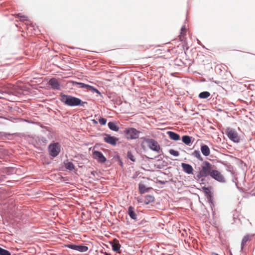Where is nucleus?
I'll return each mask as SVG.
<instances>
[{"label": "nucleus", "instance_id": "1", "mask_svg": "<svg viewBox=\"0 0 255 255\" xmlns=\"http://www.w3.org/2000/svg\"><path fill=\"white\" fill-rule=\"evenodd\" d=\"M60 100L65 105L70 106H81L84 107L85 104H87L86 102H82L80 99L72 96L71 95H65L61 93L60 95Z\"/></svg>", "mask_w": 255, "mask_h": 255}, {"label": "nucleus", "instance_id": "2", "mask_svg": "<svg viewBox=\"0 0 255 255\" xmlns=\"http://www.w3.org/2000/svg\"><path fill=\"white\" fill-rule=\"evenodd\" d=\"M211 166V164L208 161L203 162L201 166V169L198 175V177H205L210 175L212 171Z\"/></svg>", "mask_w": 255, "mask_h": 255}, {"label": "nucleus", "instance_id": "3", "mask_svg": "<svg viewBox=\"0 0 255 255\" xmlns=\"http://www.w3.org/2000/svg\"><path fill=\"white\" fill-rule=\"evenodd\" d=\"M124 133L126 137L128 139H136L139 137L140 131L134 128H126Z\"/></svg>", "mask_w": 255, "mask_h": 255}, {"label": "nucleus", "instance_id": "4", "mask_svg": "<svg viewBox=\"0 0 255 255\" xmlns=\"http://www.w3.org/2000/svg\"><path fill=\"white\" fill-rule=\"evenodd\" d=\"M61 150V146L58 142L50 144L48 146L49 155L53 157L57 156Z\"/></svg>", "mask_w": 255, "mask_h": 255}, {"label": "nucleus", "instance_id": "5", "mask_svg": "<svg viewBox=\"0 0 255 255\" xmlns=\"http://www.w3.org/2000/svg\"><path fill=\"white\" fill-rule=\"evenodd\" d=\"M144 142H145L148 147L157 152H159L161 150V148L158 142L153 139L145 138L144 139Z\"/></svg>", "mask_w": 255, "mask_h": 255}, {"label": "nucleus", "instance_id": "6", "mask_svg": "<svg viewBox=\"0 0 255 255\" xmlns=\"http://www.w3.org/2000/svg\"><path fill=\"white\" fill-rule=\"evenodd\" d=\"M225 133L230 139L235 142H239L240 140V137L238 132L234 129L231 128H227L226 129Z\"/></svg>", "mask_w": 255, "mask_h": 255}, {"label": "nucleus", "instance_id": "7", "mask_svg": "<svg viewBox=\"0 0 255 255\" xmlns=\"http://www.w3.org/2000/svg\"><path fill=\"white\" fill-rule=\"evenodd\" d=\"M210 175L213 178L219 182H223L225 181V179L224 176L218 170H212Z\"/></svg>", "mask_w": 255, "mask_h": 255}, {"label": "nucleus", "instance_id": "8", "mask_svg": "<svg viewBox=\"0 0 255 255\" xmlns=\"http://www.w3.org/2000/svg\"><path fill=\"white\" fill-rule=\"evenodd\" d=\"M93 156L94 159H96L100 163H104L106 161V158L100 151H94L93 152Z\"/></svg>", "mask_w": 255, "mask_h": 255}, {"label": "nucleus", "instance_id": "9", "mask_svg": "<svg viewBox=\"0 0 255 255\" xmlns=\"http://www.w3.org/2000/svg\"><path fill=\"white\" fill-rule=\"evenodd\" d=\"M104 141L113 145H115L117 141L118 140V138H116L114 136H112L110 135H106L105 137L104 138Z\"/></svg>", "mask_w": 255, "mask_h": 255}, {"label": "nucleus", "instance_id": "10", "mask_svg": "<svg viewBox=\"0 0 255 255\" xmlns=\"http://www.w3.org/2000/svg\"><path fill=\"white\" fill-rule=\"evenodd\" d=\"M181 166L184 171L186 173L193 174V168L191 165L185 163H182Z\"/></svg>", "mask_w": 255, "mask_h": 255}, {"label": "nucleus", "instance_id": "11", "mask_svg": "<svg viewBox=\"0 0 255 255\" xmlns=\"http://www.w3.org/2000/svg\"><path fill=\"white\" fill-rule=\"evenodd\" d=\"M77 84L79 85L81 88L87 89L91 91L94 92L98 94L100 93L98 89L95 88L93 86L84 84L83 83H77Z\"/></svg>", "mask_w": 255, "mask_h": 255}, {"label": "nucleus", "instance_id": "12", "mask_svg": "<svg viewBox=\"0 0 255 255\" xmlns=\"http://www.w3.org/2000/svg\"><path fill=\"white\" fill-rule=\"evenodd\" d=\"M49 84L52 88L54 89H59L60 85L58 81L55 78H52L49 82Z\"/></svg>", "mask_w": 255, "mask_h": 255}, {"label": "nucleus", "instance_id": "13", "mask_svg": "<svg viewBox=\"0 0 255 255\" xmlns=\"http://www.w3.org/2000/svg\"><path fill=\"white\" fill-rule=\"evenodd\" d=\"M201 151L202 154L206 156H209L210 154V148L206 145H202L201 146Z\"/></svg>", "mask_w": 255, "mask_h": 255}, {"label": "nucleus", "instance_id": "14", "mask_svg": "<svg viewBox=\"0 0 255 255\" xmlns=\"http://www.w3.org/2000/svg\"><path fill=\"white\" fill-rule=\"evenodd\" d=\"M167 134L170 139L174 140H178L180 139V136L178 134L171 131L167 132Z\"/></svg>", "mask_w": 255, "mask_h": 255}, {"label": "nucleus", "instance_id": "15", "mask_svg": "<svg viewBox=\"0 0 255 255\" xmlns=\"http://www.w3.org/2000/svg\"><path fill=\"white\" fill-rule=\"evenodd\" d=\"M154 201V197L151 195H146L145 197L144 202L145 204L147 205Z\"/></svg>", "mask_w": 255, "mask_h": 255}, {"label": "nucleus", "instance_id": "16", "mask_svg": "<svg viewBox=\"0 0 255 255\" xmlns=\"http://www.w3.org/2000/svg\"><path fill=\"white\" fill-rule=\"evenodd\" d=\"M128 213L130 217L132 219H136V215L133 211V208L131 206H129L128 209Z\"/></svg>", "mask_w": 255, "mask_h": 255}, {"label": "nucleus", "instance_id": "17", "mask_svg": "<svg viewBox=\"0 0 255 255\" xmlns=\"http://www.w3.org/2000/svg\"><path fill=\"white\" fill-rule=\"evenodd\" d=\"M182 141L187 145H190L191 143V137L188 135H183L182 137Z\"/></svg>", "mask_w": 255, "mask_h": 255}, {"label": "nucleus", "instance_id": "18", "mask_svg": "<svg viewBox=\"0 0 255 255\" xmlns=\"http://www.w3.org/2000/svg\"><path fill=\"white\" fill-rule=\"evenodd\" d=\"M121 246L120 244L119 243L118 241H115L114 243L112 245V249L113 250L116 252H119V251L120 250Z\"/></svg>", "mask_w": 255, "mask_h": 255}, {"label": "nucleus", "instance_id": "19", "mask_svg": "<svg viewBox=\"0 0 255 255\" xmlns=\"http://www.w3.org/2000/svg\"><path fill=\"white\" fill-rule=\"evenodd\" d=\"M148 190V188H146L144 184L141 183L139 184V191L141 194H143L147 192Z\"/></svg>", "mask_w": 255, "mask_h": 255}, {"label": "nucleus", "instance_id": "20", "mask_svg": "<svg viewBox=\"0 0 255 255\" xmlns=\"http://www.w3.org/2000/svg\"><path fill=\"white\" fill-rule=\"evenodd\" d=\"M88 250V248L87 246L77 245L76 251H79L80 252H87Z\"/></svg>", "mask_w": 255, "mask_h": 255}, {"label": "nucleus", "instance_id": "21", "mask_svg": "<svg viewBox=\"0 0 255 255\" xmlns=\"http://www.w3.org/2000/svg\"><path fill=\"white\" fill-rule=\"evenodd\" d=\"M108 125L109 128L111 129V130L114 131H118L119 130V128L113 122H109Z\"/></svg>", "mask_w": 255, "mask_h": 255}, {"label": "nucleus", "instance_id": "22", "mask_svg": "<svg viewBox=\"0 0 255 255\" xmlns=\"http://www.w3.org/2000/svg\"><path fill=\"white\" fill-rule=\"evenodd\" d=\"M210 96V94L208 92H203L199 94V97L201 99H206Z\"/></svg>", "mask_w": 255, "mask_h": 255}, {"label": "nucleus", "instance_id": "23", "mask_svg": "<svg viewBox=\"0 0 255 255\" xmlns=\"http://www.w3.org/2000/svg\"><path fill=\"white\" fill-rule=\"evenodd\" d=\"M202 188H203L204 192L205 193L206 195H207V196H209V197H211V194H212L211 192V187L209 188V187H203Z\"/></svg>", "mask_w": 255, "mask_h": 255}, {"label": "nucleus", "instance_id": "24", "mask_svg": "<svg viewBox=\"0 0 255 255\" xmlns=\"http://www.w3.org/2000/svg\"><path fill=\"white\" fill-rule=\"evenodd\" d=\"M250 237H251L250 235H246L243 238L242 242V248L244 247V246L246 245V243L250 240Z\"/></svg>", "mask_w": 255, "mask_h": 255}, {"label": "nucleus", "instance_id": "25", "mask_svg": "<svg viewBox=\"0 0 255 255\" xmlns=\"http://www.w3.org/2000/svg\"><path fill=\"white\" fill-rule=\"evenodd\" d=\"M65 166L66 169L72 170L74 168V165L71 162H67L65 163Z\"/></svg>", "mask_w": 255, "mask_h": 255}, {"label": "nucleus", "instance_id": "26", "mask_svg": "<svg viewBox=\"0 0 255 255\" xmlns=\"http://www.w3.org/2000/svg\"><path fill=\"white\" fill-rule=\"evenodd\" d=\"M193 155L196 157L197 158H198L199 160L200 161H203V158L201 156V154H200V153L199 152V151L198 150H195L194 152H193Z\"/></svg>", "mask_w": 255, "mask_h": 255}, {"label": "nucleus", "instance_id": "27", "mask_svg": "<svg viewBox=\"0 0 255 255\" xmlns=\"http://www.w3.org/2000/svg\"><path fill=\"white\" fill-rule=\"evenodd\" d=\"M0 255H11L10 253L0 247Z\"/></svg>", "mask_w": 255, "mask_h": 255}, {"label": "nucleus", "instance_id": "28", "mask_svg": "<svg viewBox=\"0 0 255 255\" xmlns=\"http://www.w3.org/2000/svg\"><path fill=\"white\" fill-rule=\"evenodd\" d=\"M127 156L129 159H130L132 161L134 162L135 161V159L134 156L132 155L130 151H128Z\"/></svg>", "mask_w": 255, "mask_h": 255}, {"label": "nucleus", "instance_id": "29", "mask_svg": "<svg viewBox=\"0 0 255 255\" xmlns=\"http://www.w3.org/2000/svg\"><path fill=\"white\" fill-rule=\"evenodd\" d=\"M169 153L171 155L175 156H178L179 155V153L178 151H176L172 149L169 150Z\"/></svg>", "mask_w": 255, "mask_h": 255}, {"label": "nucleus", "instance_id": "30", "mask_svg": "<svg viewBox=\"0 0 255 255\" xmlns=\"http://www.w3.org/2000/svg\"><path fill=\"white\" fill-rule=\"evenodd\" d=\"M66 247L76 251L77 245L74 244H68L65 246Z\"/></svg>", "mask_w": 255, "mask_h": 255}, {"label": "nucleus", "instance_id": "31", "mask_svg": "<svg viewBox=\"0 0 255 255\" xmlns=\"http://www.w3.org/2000/svg\"><path fill=\"white\" fill-rule=\"evenodd\" d=\"M99 121L100 124L102 125H106V124L107 123V120L106 119L103 118L100 119Z\"/></svg>", "mask_w": 255, "mask_h": 255}, {"label": "nucleus", "instance_id": "32", "mask_svg": "<svg viewBox=\"0 0 255 255\" xmlns=\"http://www.w3.org/2000/svg\"><path fill=\"white\" fill-rule=\"evenodd\" d=\"M185 29H186V28H185V26H183L182 27L181 29V35L180 36V39H181V37L183 36H184V35H185Z\"/></svg>", "mask_w": 255, "mask_h": 255}, {"label": "nucleus", "instance_id": "33", "mask_svg": "<svg viewBox=\"0 0 255 255\" xmlns=\"http://www.w3.org/2000/svg\"><path fill=\"white\" fill-rule=\"evenodd\" d=\"M15 16L16 17H20L21 18H25L26 17V16H25L24 15H21L20 13L16 14Z\"/></svg>", "mask_w": 255, "mask_h": 255}, {"label": "nucleus", "instance_id": "34", "mask_svg": "<svg viewBox=\"0 0 255 255\" xmlns=\"http://www.w3.org/2000/svg\"><path fill=\"white\" fill-rule=\"evenodd\" d=\"M92 122H93V123H94V124H97V123H98L97 121H96L95 120H92Z\"/></svg>", "mask_w": 255, "mask_h": 255}, {"label": "nucleus", "instance_id": "35", "mask_svg": "<svg viewBox=\"0 0 255 255\" xmlns=\"http://www.w3.org/2000/svg\"><path fill=\"white\" fill-rule=\"evenodd\" d=\"M251 195H252V196H255V193H253L251 194Z\"/></svg>", "mask_w": 255, "mask_h": 255}, {"label": "nucleus", "instance_id": "36", "mask_svg": "<svg viewBox=\"0 0 255 255\" xmlns=\"http://www.w3.org/2000/svg\"><path fill=\"white\" fill-rule=\"evenodd\" d=\"M215 255H219L217 254H214Z\"/></svg>", "mask_w": 255, "mask_h": 255}, {"label": "nucleus", "instance_id": "37", "mask_svg": "<svg viewBox=\"0 0 255 255\" xmlns=\"http://www.w3.org/2000/svg\"><path fill=\"white\" fill-rule=\"evenodd\" d=\"M0 118H2L0 117Z\"/></svg>", "mask_w": 255, "mask_h": 255}]
</instances>
